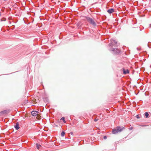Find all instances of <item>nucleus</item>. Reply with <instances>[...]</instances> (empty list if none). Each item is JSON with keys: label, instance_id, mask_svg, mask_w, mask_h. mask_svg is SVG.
Wrapping results in <instances>:
<instances>
[{"label": "nucleus", "instance_id": "nucleus-1", "mask_svg": "<svg viewBox=\"0 0 151 151\" xmlns=\"http://www.w3.org/2000/svg\"><path fill=\"white\" fill-rule=\"evenodd\" d=\"M125 128L123 127L121 128L120 127L118 126L116 128H114L112 130V133L113 134H116L119 132H121Z\"/></svg>", "mask_w": 151, "mask_h": 151}, {"label": "nucleus", "instance_id": "nucleus-2", "mask_svg": "<svg viewBox=\"0 0 151 151\" xmlns=\"http://www.w3.org/2000/svg\"><path fill=\"white\" fill-rule=\"evenodd\" d=\"M86 18L90 24L92 25L93 26L95 27L96 26V22L93 19L88 17H86Z\"/></svg>", "mask_w": 151, "mask_h": 151}, {"label": "nucleus", "instance_id": "nucleus-3", "mask_svg": "<svg viewBox=\"0 0 151 151\" xmlns=\"http://www.w3.org/2000/svg\"><path fill=\"white\" fill-rule=\"evenodd\" d=\"M109 50L111 51L113 54L114 55H118L120 52V50L118 49L112 47H111Z\"/></svg>", "mask_w": 151, "mask_h": 151}, {"label": "nucleus", "instance_id": "nucleus-4", "mask_svg": "<svg viewBox=\"0 0 151 151\" xmlns=\"http://www.w3.org/2000/svg\"><path fill=\"white\" fill-rule=\"evenodd\" d=\"M117 42L114 40H111V43L109 44V46L110 47H112L113 46H114V47H117Z\"/></svg>", "mask_w": 151, "mask_h": 151}, {"label": "nucleus", "instance_id": "nucleus-5", "mask_svg": "<svg viewBox=\"0 0 151 151\" xmlns=\"http://www.w3.org/2000/svg\"><path fill=\"white\" fill-rule=\"evenodd\" d=\"M9 112V110H5L3 111H1L0 112V114L3 115L4 114H6Z\"/></svg>", "mask_w": 151, "mask_h": 151}, {"label": "nucleus", "instance_id": "nucleus-6", "mask_svg": "<svg viewBox=\"0 0 151 151\" xmlns=\"http://www.w3.org/2000/svg\"><path fill=\"white\" fill-rule=\"evenodd\" d=\"M38 113V111H37L33 110L32 111L31 114L32 116H35Z\"/></svg>", "mask_w": 151, "mask_h": 151}, {"label": "nucleus", "instance_id": "nucleus-7", "mask_svg": "<svg viewBox=\"0 0 151 151\" xmlns=\"http://www.w3.org/2000/svg\"><path fill=\"white\" fill-rule=\"evenodd\" d=\"M114 12V9L113 8H111L107 10V12L109 14H111Z\"/></svg>", "mask_w": 151, "mask_h": 151}, {"label": "nucleus", "instance_id": "nucleus-8", "mask_svg": "<svg viewBox=\"0 0 151 151\" xmlns=\"http://www.w3.org/2000/svg\"><path fill=\"white\" fill-rule=\"evenodd\" d=\"M14 128L15 129L17 130L19 129L20 127L19 126V123L18 122L16 123V125H14Z\"/></svg>", "mask_w": 151, "mask_h": 151}, {"label": "nucleus", "instance_id": "nucleus-9", "mask_svg": "<svg viewBox=\"0 0 151 151\" xmlns=\"http://www.w3.org/2000/svg\"><path fill=\"white\" fill-rule=\"evenodd\" d=\"M123 73L124 74H126L129 73V71L128 70H125V69H123Z\"/></svg>", "mask_w": 151, "mask_h": 151}, {"label": "nucleus", "instance_id": "nucleus-10", "mask_svg": "<svg viewBox=\"0 0 151 151\" xmlns=\"http://www.w3.org/2000/svg\"><path fill=\"white\" fill-rule=\"evenodd\" d=\"M144 115L145 116L146 118H147L149 116V114L148 112H146L144 114Z\"/></svg>", "mask_w": 151, "mask_h": 151}, {"label": "nucleus", "instance_id": "nucleus-11", "mask_svg": "<svg viewBox=\"0 0 151 151\" xmlns=\"http://www.w3.org/2000/svg\"><path fill=\"white\" fill-rule=\"evenodd\" d=\"M60 120H62L64 123H65L66 122V121L65 120V118L64 117H63L62 118H61V119H60Z\"/></svg>", "mask_w": 151, "mask_h": 151}, {"label": "nucleus", "instance_id": "nucleus-12", "mask_svg": "<svg viewBox=\"0 0 151 151\" xmlns=\"http://www.w3.org/2000/svg\"><path fill=\"white\" fill-rule=\"evenodd\" d=\"M65 134V132L63 131L61 133V136L62 137H63L64 136Z\"/></svg>", "mask_w": 151, "mask_h": 151}, {"label": "nucleus", "instance_id": "nucleus-13", "mask_svg": "<svg viewBox=\"0 0 151 151\" xmlns=\"http://www.w3.org/2000/svg\"><path fill=\"white\" fill-rule=\"evenodd\" d=\"M6 20V19L5 18H3L1 19V21H5Z\"/></svg>", "mask_w": 151, "mask_h": 151}, {"label": "nucleus", "instance_id": "nucleus-14", "mask_svg": "<svg viewBox=\"0 0 151 151\" xmlns=\"http://www.w3.org/2000/svg\"><path fill=\"white\" fill-rule=\"evenodd\" d=\"M136 117L137 119H139L140 118L138 114L136 115Z\"/></svg>", "mask_w": 151, "mask_h": 151}, {"label": "nucleus", "instance_id": "nucleus-15", "mask_svg": "<svg viewBox=\"0 0 151 151\" xmlns=\"http://www.w3.org/2000/svg\"><path fill=\"white\" fill-rule=\"evenodd\" d=\"M104 139H106L107 138V136H104Z\"/></svg>", "mask_w": 151, "mask_h": 151}, {"label": "nucleus", "instance_id": "nucleus-16", "mask_svg": "<svg viewBox=\"0 0 151 151\" xmlns=\"http://www.w3.org/2000/svg\"><path fill=\"white\" fill-rule=\"evenodd\" d=\"M36 145H37V149H39V147L38 146V144L37 143L36 144Z\"/></svg>", "mask_w": 151, "mask_h": 151}, {"label": "nucleus", "instance_id": "nucleus-17", "mask_svg": "<svg viewBox=\"0 0 151 151\" xmlns=\"http://www.w3.org/2000/svg\"><path fill=\"white\" fill-rule=\"evenodd\" d=\"M14 26H13V27L11 29L13 30L14 29Z\"/></svg>", "mask_w": 151, "mask_h": 151}, {"label": "nucleus", "instance_id": "nucleus-18", "mask_svg": "<svg viewBox=\"0 0 151 151\" xmlns=\"http://www.w3.org/2000/svg\"><path fill=\"white\" fill-rule=\"evenodd\" d=\"M70 134L71 135H73V132H70Z\"/></svg>", "mask_w": 151, "mask_h": 151}, {"label": "nucleus", "instance_id": "nucleus-19", "mask_svg": "<svg viewBox=\"0 0 151 151\" xmlns=\"http://www.w3.org/2000/svg\"><path fill=\"white\" fill-rule=\"evenodd\" d=\"M98 120V119H95L94 120L95 122H97Z\"/></svg>", "mask_w": 151, "mask_h": 151}, {"label": "nucleus", "instance_id": "nucleus-20", "mask_svg": "<svg viewBox=\"0 0 151 151\" xmlns=\"http://www.w3.org/2000/svg\"><path fill=\"white\" fill-rule=\"evenodd\" d=\"M129 129L130 130H132V129L133 128H132V127H131L129 128Z\"/></svg>", "mask_w": 151, "mask_h": 151}, {"label": "nucleus", "instance_id": "nucleus-21", "mask_svg": "<svg viewBox=\"0 0 151 151\" xmlns=\"http://www.w3.org/2000/svg\"><path fill=\"white\" fill-rule=\"evenodd\" d=\"M148 46L149 47V48H150V47H149V45H148Z\"/></svg>", "mask_w": 151, "mask_h": 151}, {"label": "nucleus", "instance_id": "nucleus-22", "mask_svg": "<svg viewBox=\"0 0 151 151\" xmlns=\"http://www.w3.org/2000/svg\"><path fill=\"white\" fill-rule=\"evenodd\" d=\"M9 23L10 24H11V22H10V21H9Z\"/></svg>", "mask_w": 151, "mask_h": 151}, {"label": "nucleus", "instance_id": "nucleus-23", "mask_svg": "<svg viewBox=\"0 0 151 151\" xmlns=\"http://www.w3.org/2000/svg\"><path fill=\"white\" fill-rule=\"evenodd\" d=\"M150 27H151V24H150Z\"/></svg>", "mask_w": 151, "mask_h": 151}, {"label": "nucleus", "instance_id": "nucleus-24", "mask_svg": "<svg viewBox=\"0 0 151 151\" xmlns=\"http://www.w3.org/2000/svg\"><path fill=\"white\" fill-rule=\"evenodd\" d=\"M124 139H122V140H123V141H124Z\"/></svg>", "mask_w": 151, "mask_h": 151}, {"label": "nucleus", "instance_id": "nucleus-25", "mask_svg": "<svg viewBox=\"0 0 151 151\" xmlns=\"http://www.w3.org/2000/svg\"><path fill=\"white\" fill-rule=\"evenodd\" d=\"M56 127H58V126L57 125H56Z\"/></svg>", "mask_w": 151, "mask_h": 151}, {"label": "nucleus", "instance_id": "nucleus-26", "mask_svg": "<svg viewBox=\"0 0 151 151\" xmlns=\"http://www.w3.org/2000/svg\"><path fill=\"white\" fill-rule=\"evenodd\" d=\"M45 131H47V130H45Z\"/></svg>", "mask_w": 151, "mask_h": 151}, {"label": "nucleus", "instance_id": "nucleus-27", "mask_svg": "<svg viewBox=\"0 0 151 151\" xmlns=\"http://www.w3.org/2000/svg\"><path fill=\"white\" fill-rule=\"evenodd\" d=\"M150 68H151V65L150 66Z\"/></svg>", "mask_w": 151, "mask_h": 151}]
</instances>
